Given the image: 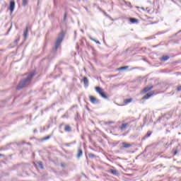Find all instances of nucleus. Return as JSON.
Masks as SVG:
<instances>
[{
  "mask_svg": "<svg viewBox=\"0 0 181 181\" xmlns=\"http://www.w3.org/2000/svg\"><path fill=\"white\" fill-rule=\"evenodd\" d=\"M141 9H142L143 11H145V8H144V7H141Z\"/></svg>",
  "mask_w": 181,
  "mask_h": 181,
  "instance_id": "35",
  "label": "nucleus"
},
{
  "mask_svg": "<svg viewBox=\"0 0 181 181\" xmlns=\"http://www.w3.org/2000/svg\"><path fill=\"white\" fill-rule=\"evenodd\" d=\"M47 139H50V136H45L42 139L43 141H47Z\"/></svg>",
  "mask_w": 181,
  "mask_h": 181,
  "instance_id": "26",
  "label": "nucleus"
},
{
  "mask_svg": "<svg viewBox=\"0 0 181 181\" xmlns=\"http://www.w3.org/2000/svg\"><path fill=\"white\" fill-rule=\"evenodd\" d=\"M64 117H66V115L62 116V118H64Z\"/></svg>",
  "mask_w": 181,
  "mask_h": 181,
  "instance_id": "40",
  "label": "nucleus"
},
{
  "mask_svg": "<svg viewBox=\"0 0 181 181\" xmlns=\"http://www.w3.org/2000/svg\"><path fill=\"white\" fill-rule=\"evenodd\" d=\"M153 88V86H147L146 88H144L143 90V93H148V91H151V89Z\"/></svg>",
  "mask_w": 181,
  "mask_h": 181,
  "instance_id": "13",
  "label": "nucleus"
},
{
  "mask_svg": "<svg viewBox=\"0 0 181 181\" xmlns=\"http://www.w3.org/2000/svg\"><path fill=\"white\" fill-rule=\"evenodd\" d=\"M75 119H77V117H76Z\"/></svg>",
  "mask_w": 181,
  "mask_h": 181,
  "instance_id": "42",
  "label": "nucleus"
},
{
  "mask_svg": "<svg viewBox=\"0 0 181 181\" xmlns=\"http://www.w3.org/2000/svg\"><path fill=\"white\" fill-rule=\"evenodd\" d=\"M128 66H122V67H119L118 68V71H123V70H127V69H128Z\"/></svg>",
  "mask_w": 181,
  "mask_h": 181,
  "instance_id": "19",
  "label": "nucleus"
},
{
  "mask_svg": "<svg viewBox=\"0 0 181 181\" xmlns=\"http://www.w3.org/2000/svg\"><path fill=\"white\" fill-rule=\"evenodd\" d=\"M29 0H23V6H26Z\"/></svg>",
  "mask_w": 181,
  "mask_h": 181,
  "instance_id": "22",
  "label": "nucleus"
},
{
  "mask_svg": "<svg viewBox=\"0 0 181 181\" xmlns=\"http://www.w3.org/2000/svg\"><path fill=\"white\" fill-rule=\"evenodd\" d=\"M136 8H139V6H137Z\"/></svg>",
  "mask_w": 181,
  "mask_h": 181,
  "instance_id": "41",
  "label": "nucleus"
},
{
  "mask_svg": "<svg viewBox=\"0 0 181 181\" xmlns=\"http://www.w3.org/2000/svg\"><path fill=\"white\" fill-rule=\"evenodd\" d=\"M81 156H83V150H81V148H78L76 158L79 159V158H81Z\"/></svg>",
  "mask_w": 181,
  "mask_h": 181,
  "instance_id": "9",
  "label": "nucleus"
},
{
  "mask_svg": "<svg viewBox=\"0 0 181 181\" xmlns=\"http://www.w3.org/2000/svg\"><path fill=\"white\" fill-rule=\"evenodd\" d=\"M129 21L131 23H139V20L135 18H129Z\"/></svg>",
  "mask_w": 181,
  "mask_h": 181,
  "instance_id": "7",
  "label": "nucleus"
},
{
  "mask_svg": "<svg viewBox=\"0 0 181 181\" xmlns=\"http://www.w3.org/2000/svg\"><path fill=\"white\" fill-rule=\"evenodd\" d=\"M168 60H169V56L168 55H164L161 58V62H166Z\"/></svg>",
  "mask_w": 181,
  "mask_h": 181,
  "instance_id": "14",
  "label": "nucleus"
},
{
  "mask_svg": "<svg viewBox=\"0 0 181 181\" xmlns=\"http://www.w3.org/2000/svg\"><path fill=\"white\" fill-rule=\"evenodd\" d=\"M83 84H84V88H87V87H88V84H89L88 78H87V77L85 76V77H83Z\"/></svg>",
  "mask_w": 181,
  "mask_h": 181,
  "instance_id": "6",
  "label": "nucleus"
},
{
  "mask_svg": "<svg viewBox=\"0 0 181 181\" xmlns=\"http://www.w3.org/2000/svg\"><path fill=\"white\" fill-rule=\"evenodd\" d=\"M127 128H128V123H123L120 127L121 131H125Z\"/></svg>",
  "mask_w": 181,
  "mask_h": 181,
  "instance_id": "10",
  "label": "nucleus"
},
{
  "mask_svg": "<svg viewBox=\"0 0 181 181\" xmlns=\"http://www.w3.org/2000/svg\"><path fill=\"white\" fill-rule=\"evenodd\" d=\"M34 132H37V130L35 129V130H34Z\"/></svg>",
  "mask_w": 181,
  "mask_h": 181,
  "instance_id": "38",
  "label": "nucleus"
},
{
  "mask_svg": "<svg viewBox=\"0 0 181 181\" xmlns=\"http://www.w3.org/2000/svg\"><path fill=\"white\" fill-rule=\"evenodd\" d=\"M61 166L62 167V168H65V164L64 163H62V164H61Z\"/></svg>",
  "mask_w": 181,
  "mask_h": 181,
  "instance_id": "32",
  "label": "nucleus"
},
{
  "mask_svg": "<svg viewBox=\"0 0 181 181\" xmlns=\"http://www.w3.org/2000/svg\"><path fill=\"white\" fill-rule=\"evenodd\" d=\"M63 39H64V32L62 31L59 34L57 38L54 46L52 48V52H56V50L59 49V47L62 45V42H63Z\"/></svg>",
  "mask_w": 181,
  "mask_h": 181,
  "instance_id": "2",
  "label": "nucleus"
},
{
  "mask_svg": "<svg viewBox=\"0 0 181 181\" xmlns=\"http://www.w3.org/2000/svg\"><path fill=\"white\" fill-rule=\"evenodd\" d=\"M66 16H66V14L65 13V14H64V21H66Z\"/></svg>",
  "mask_w": 181,
  "mask_h": 181,
  "instance_id": "33",
  "label": "nucleus"
},
{
  "mask_svg": "<svg viewBox=\"0 0 181 181\" xmlns=\"http://www.w3.org/2000/svg\"><path fill=\"white\" fill-rule=\"evenodd\" d=\"M95 90L96 93H98L102 98H104L105 100H108V96H107V94H105V92L101 88L100 86L95 87Z\"/></svg>",
  "mask_w": 181,
  "mask_h": 181,
  "instance_id": "3",
  "label": "nucleus"
},
{
  "mask_svg": "<svg viewBox=\"0 0 181 181\" xmlns=\"http://www.w3.org/2000/svg\"><path fill=\"white\" fill-rule=\"evenodd\" d=\"M89 39L90 40L95 42V43H97L98 45H101V42H100V41L96 40L95 39L93 38L91 36L89 37Z\"/></svg>",
  "mask_w": 181,
  "mask_h": 181,
  "instance_id": "16",
  "label": "nucleus"
},
{
  "mask_svg": "<svg viewBox=\"0 0 181 181\" xmlns=\"http://www.w3.org/2000/svg\"><path fill=\"white\" fill-rule=\"evenodd\" d=\"M110 173H112V175H114L115 176H118L119 175L118 171H117L116 170H111Z\"/></svg>",
  "mask_w": 181,
  "mask_h": 181,
  "instance_id": "18",
  "label": "nucleus"
},
{
  "mask_svg": "<svg viewBox=\"0 0 181 181\" xmlns=\"http://www.w3.org/2000/svg\"><path fill=\"white\" fill-rule=\"evenodd\" d=\"M171 2H173L174 4H176V1L175 0H170ZM164 2H168V0H164Z\"/></svg>",
  "mask_w": 181,
  "mask_h": 181,
  "instance_id": "27",
  "label": "nucleus"
},
{
  "mask_svg": "<svg viewBox=\"0 0 181 181\" xmlns=\"http://www.w3.org/2000/svg\"><path fill=\"white\" fill-rule=\"evenodd\" d=\"M4 156V154H0V158Z\"/></svg>",
  "mask_w": 181,
  "mask_h": 181,
  "instance_id": "37",
  "label": "nucleus"
},
{
  "mask_svg": "<svg viewBox=\"0 0 181 181\" xmlns=\"http://www.w3.org/2000/svg\"><path fill=\"white\" fill-rule=\"evenodd\" d=\"M33 76H35L34 72L30 73L26 78L20 81L19 84L17 86V90H22L24 87H26L30 81H32V78H33Z\"/></svg>",
  "mask_w": 181,
  "mask_h": 181,
  "instance_id": "1",
  "label": "nucleus"
},
{
  "mask_svg": "<svg viewBox=\"0 0 181 181\" xmlns=\"http://www.w3.org/2000/svg\"><path fill=\"white\" fill-rule=\"evenodd\" d=\"M11 29H12V23H11V25L9 29L8 30V32H11Z\"/></svg>",
  "mask_w": 181,
  "mask_h": 181,
  "instance_id": "30",
  "label": "nucleus"
},
{
  "mask_svg": "<svg viewBox=\"0 0 181 181\" xmlns=\"http://www.w3.org/2000/svg\"><path fill=\"white\" fill-rule=\"evenodd\" d=\"M151 135H152V132H148L146 136L143 137V139H146V138H149Z\"/></svg>",
  "mask_w": 181,
  "mask_h": 181,
  "instance_id": "20",
  "label": "nucleus"
},
{
  "mask_svg": "<svg viewBox=\"0 0 181 181\" xmlns=\"http://www.w3.org/2000/svg\"><path fill=\"white\" fill-rule=\"evenodd\" d=\"M64 131L66 132H70L71 131V127H70L69 125H66L64 127Z\"/></svg>",
  "mask_w": 181,
  "mask_h": 181,
  "instance_id": "17",
  "label": "nucleus"
},
{
  "mask_svg": "<svg viewBox=\"0 0 181 181\" xmlns=\"http://www.w3.org/2000/svg\"><path fill=\"white\" fill-rule=\"evenodd\" d=\"M177 152H179V150L177 149V146L175 148L173 149V155H177Z\"/></svg>",
  "mask_w": 181,
  "mask_h": 181,
  "instance_id": "21",
  "label": "nucleus"
},
{
  "mask_svg": "<svg viewBox=\"0 0 181 181\" xmlns=\"http://www.w3.org/2000/svg\"><path fill=\"white\" fill-rule=\"evenodd\" d=\"M177 91H181V86H179L177 88Z\"/></svg>",
  "mask_w": 181,
  "mask_h": 181,
  "instance_id": "28",
  "label": "nucleus"
},
{
  "mask_svg": "<svg viewBox=\"0 0 181 181\" xmlns=\"http://www.w3.org/2000/svg\"><path fill=\"white\" fill-rule=\"evenodd\" d=\"M109 124H114V122H110Z\"/></svg>",
  "mask_w": 181,
  "mask_h": 181,
  "instance_id": "36",
  "label": "nucleus"
},
{
  "mask_svg": "<svg viewBox=\"0 0 181 181\" xmlns=\"http://www.w3.org/2000/svg\"><path fill=\"white\" fill-rule=\"evenodd\" d=\"M122 145L123 148H131V146H132V145H131L130 144H128L127 142H123L122 144Z\"/></svg>",
  "mask_w": 181,
  "mask_h": 181,
  "instance_id": "12",
  "label": "nucleus"
},
{
  "mask_svg": "<svg viewBox=\"0 0 181 181\" xmlns=\"http://www.w3.org/2000/svg\"><path fill=\"white\" fill-rule=\"evenodd\" d=\"M71 144V143H70V144L66 143V144H64V146H70Z\"/></svg>",
  "mask_w": 181,
  "mask_h": 181,
  "instance_id": "31",
  "label": "nucleus"
},
{
  "mask_svg": "<svg viewBox=\"0 0 181 181\" xmlns=\"http://www.w3.org/2000/svg\"><path fill=\"white\" fill-rule=\"evenodd\" d=\"M162 119H165V116L159 117L158 119L157 120V122H160V121H162Z\"/></svg>",
  "mask_w": 181,
  "mask_h": 181,
  "instance_id": "24",
  "label": "nucleus"
},
{
  "mask_svg": "<svg viewBox=\"0 0 181 181\" xmlns=\"http://www.w3.org/2000/svg\"><path fill=\"white\" fill-rule=\"evenodd\" d=\"M18 42H19V39L15 40H14L15 45H16Z\"/></svg>",
  "mask_w": 181,
  "mask_h": 181,
  "instance_id": "29",
  "label": "nucleus"
},
{
  "mask_svg": "<svg viewBox=\"0 0 181 181\" xmlns=\"http://www.w3.org/2000/svg\"><path fill=\"white\" fill-rule=\"evenodd\" d=\"M8 9H9L11 13H13V11H15V1L14 0H11L10 1Z\"/></svg>",
  "mask_w": 181,
  "mask_h": 181,
  "instance_id": "4",
  "label": "nucleus"
},
{
  "mask_svg": "<svg viewBox=\"0 0 181 181\" xmlns=\"http://www.w3.org/2000/svg\"><path fill=\"white\" fill-rule=\"evenodd\" d=\"M153 47H158V45H155V46H153Z\"/></svg>",
  "mask_w": 181,
  "mask_h": 181,
  "instance_id": "39",
  "label": "nucleus"
},
{
  "mask_svg": "<svg viewBox=\"0 0 181 181\" xmlns=\"http://www.w3.org/2000/svg\"><path fill=\"white\" fill-rule=\"evenodd\" d=\"M29 32V29L28 28V27H26L25 30L23 32V38L24 40H26V39H28V33Z\"/></svg>",
  "mask_w": 181,
  "mask_h": 181,
  "instance_id": "8",
  "label": "nucleus"
},
{
  "mask_svg": "<svg viewBox=\"0 0 181 181\" xmlns=\"http://www.w3.org/2000/svg\"><path fill=\"white\" fill-rule=\"evenodd\" d=\"M89 158H90L91 159L95 158V156L93 153H89L88 154Z\"/></svg>",
  "mask_w": 181,
  "mask_h": 181,
  "instance_id": "25",
  "label": "nucleus"
},
{
  "mask_svg": "<svg viewBox=\"0 0 181 181\" xmlns=\"http://www.w3.org/2000/svg\"><path fill=\"white\" fill-rule=\"evenodd\" d=\"M152 95H153V93H148L143 97V100H148V98H151Z\"/></svg>",
  "mask_w": 181,
  "mask_h": 181,
  "instance_id": "11",
  "label": "nucleus"
},
{
  "mask_svg": "<svg viewBox=\"0 0 181 181\" xmlns=\"http://www.w3.org/2000/svg\"><path fill=\"white\" fill-rule=\"evenodd\" d=\"M37 163L38 168H40V169H43V164H42V162L39 161Z\"/></svg>",
  "mask_w": 181,
  "mask_h": 181,
  "instance_id": "23",
  "label": "nucleus"
},
{
  "mask_svg": "<svg viewBox=\"0 0 181 181\" xmlns=\"http://www.w3.org/2000/svg\"><path fill=\"white\" fill-rule=\"evenodd\" d=\"M134 99H132V98H128V99H125L124 100V104H129V103H132V100H133Z\"/></svg>",
  "mask_w": 181,
  "mask_h": 181,
  "instance_id": "15",
  "label": "nucleus"
},
{
  "mask_svg": "<svg viewBox=\"0 0 181 181\" xmlns=\"http://www.w3.org/2000/svg\"><path fill=\"white\" fill-rule=\"evenodd\" d=\"M89 100L92 104H100V100L93 96H89Z\"/></svg>",
  "mask_w": 181,
  "mask_h": 181,
  "instance_id": "5",
  "label": "nucleus"
},
{
  "mask_svg": "<svg viewBox=\"0 0 181 181\" xmlns=\"http://www.w3.org/2000/svg\"><path fill=\"white\" fill-rule=\"evenodd\" d=\"M0 151H5V148H0Z\"/></svg>",
  "mask_w": 181,
  "mask_h": 181,
  "instance_id": "34",
  "label": "nucleus"
}]
</instances>
